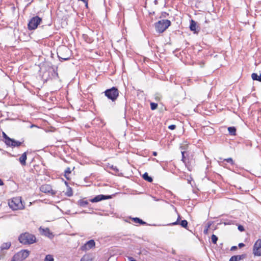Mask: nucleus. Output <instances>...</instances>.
Returning a JSON list of instances; mask_svg holds the SVG:
<instances>
[{
  "label": "nucleus",
  "instance_id": "f257e3e1",
  "mask_svg": "<svg viewBox=\"0 0 261 261\" xmlns=\"http://www.w3.org/2000/svg\"><path fill=\"white\" fill-rule=\"evenodd\" d=\"M19 242L24 245L32 244L36 242V237L29 232H25L21 234L18 238Z\"/></svg>",
  "mask_w": 261,
  "mask_h": 261
},
{
  "label": "nucleus",
  "instance_id": "f03ea898",
  "mask_svg": "<svg viewBox=\"0 0 261 261\" xmlns=\"http://www.w3.org/2000/svg\"><path fill=\"white\" fill-rule=\"evenodd\" d=\"M57 55L61 61H67L70 58L71 51L67 47L62 46L58 49Z\"/></svg>",
  "mask_w": 261,
  "mask_h": 261
},
{
  "label": "nucleus",
  "instance_id": "7ed1b4c3",
  "mask_svg": "<svg viewBox=\"0 0 261 261\" xmlns=\"http://www.w3.org/2000/svg\"><path fill=\"white\" fill-rule=\"evenodd\" d=\"M171 24L170 20L167 19H163L159 20L155 23V28L156 31L159 33L164 32Z\"/></svg>",
  "mask_w": 261,
  "mask_h": 261
},
{
  "label": "nucleus",
  "instance_id": "20e7f679",
  "mask_svg": "<svg viewBox=\"0 0 261 261\" xmlns=\"http://www.w3.org/2000/svg\"><path fill=\"white\" fill-rule=\"evenodd\" d=\"M9 205L13 210H22L24 207L21 198L20 197L12 198V200L9 202Z\"/></svg>",
  "mask_w": 261,
  "mask_h": 261
},
{
  "label": "nucleus",
  "instance_id": "39448f33",
  "mask_svg": "<svg viewBox=\"0 0 261 261\" xmlns=\"http://www.w3.org/2000/svg\"><path fill=\"white\" fill-rule=\"evenodd\" d=\"M104 93L105 96L112 101H115L119 96V90L115 87L107 89Z\"/></svg>",
  "mask_w": 261,
  "mask_h": 261
},
{
  "label": "nucleus",
  "instance_id": "423d86ee",
  "mask_svg": "<svg viewBox=\"0 0 261 261\" xmlns=\"http://www.w3.org/2000/svg\"><path fill=\"white\" fill-rule=\"evenodd\" d=\"M41 21L42 19L38 16L32 17L28 23V29L29 30L36 29Z\"/></svg>",
  "mask_w": 261,
  "mask_h": 261
},
{
  "label": "nucleus",
  "instance_id": "0eeeda50",
  "mask_svg": "<svg viewBox=\"0 0 261 261\" xmlns=\"http://www.w3.org/2000/svg\"><path fill=\"white\" fill-rule=\"evenodd\" d=\"M253 254L254 256H261V239H258L253 246Z\"/></svg>",
  "mask_w": 261,
  "mask_h": 261
},
{
  "label": "nucleus",
  "instance_id": "6e6552de",
  "mask_svg": "<svg viewBox=\"0 0 261 261\" xmlns=\"http://www.w3.org/2000/svg\"><path fill=\"white\" fill-rule=\"evenodd\" d=\"M22 143L23 142L15 140L10 137L5 138V143L6 145L12 147H19Z\"/></svg>",
  "mask_w": 261,
  "mask_h": 261
},
{
  "label": "nucleus",
  "instance_id": "1a4fd4ad",
  "mask_svg": "<svg viewBox=\"0 0 261 261\" xmlns=\"http://www.w3.org/2000/svg\"><path fill=\"white\" fill-rule=\"evenodd\" d=\"M95 245V243L93 240H90L87 242L84 245L81 247V250L86 251L94 247Z\"/></svg>",
  "mask_w": 261,
  "mask_h": 261
},
{
  "label": "nucleus",
  "instance_id": "9d476101",
  "mask_svg": "<svg viewBox=\"0 0 261 261\" xmlns=\"http://www.w3.org/2000/svg\"><path fill=\"white\" fill-rule=\"evenodd\" d=\"M111 198V195H98L94 198L91 199L90 201L91 202H97L102 200L109 199Z\"/></svg>",
  "mask_w": 261,
  "mask_h": 261
},
{
  "label": "nucleus",
  "instance_id": "9b49d317",
  "mask_svg": "<svg viewBox=\"0 0 261 261\" xmlns=\"http://www.w3.org/2000/svg\"><path fill=\"white\" fill-rule=\"evenodd\" d=\"M180 219V216H178V218L176 220V221L173 222L172 223H170V225H180L182 227L186 228L188 226V222L186 220H184L181 221L180 222H179Z\"/></svg>",
  "mask_w": 261,
  "mask_h": 261
},
{
  "label": "nucleus",
  "instance_id": "f8f14e48",
  "mask_svg": "<svg viewBox=\"0 0 261 261\" xmlns=\"http://www.w3.org/2000/svg\"><path fill=\"white\" fill-rule=\"evenodd\" d=\"M40 191L45 193H53L52 188L49 185H43L40 187Z\"/></svg>",
  "mask_w": 261,
  "mask_h": 261
},
{
  "label": "nucleus",
  "instance_id": "ddd939ff",
  "mask_svg": "<svg viewBox=\"0 0 261 261\" xmlns=\"http://www.w3.org/2000/svg\"><path fill=\"white\" fill-rule=\"evenodd\" d=\"M40 231L42 234H44V236H47L48 237H50V236H53L52 233L50 231L49 229L48 228H41L40 227Z\"/></svg>",
  "mask_w": 261,
  "mask_h": 261
},
{
  "label": "nucleus",
  "instance_id": "4468645a",
  "mask_svg": "<svg viewBox=\"0 0 261 261\" xmlns=\"http://www.w3.org/2000/svg\"><path fill=\"white\" fill-rule=\"evenodd\" d=\"M22 260L25 259L30 254V252L27 250H21L18 253Z\"/></svg>",
  "mask_w": 261,
  "mask_h": 261
},
{
  "label": "nucleus",
  "instance_id": "2eb2a0df",
  "mask_svg": "<svg viewBox=\"0 0 261 261\" xmlns=\"http://www.w3.org/2000/svg\"><path fill=\"white\" fill-rule=\"evenodd\" d=\"M27 159V153L24 152L19 159V161L22 166L26 165V160Z\"/></svg>",
  "mask_w": 261,
  "mask_h": 261
},
{
  "label": "nucleus",
  "instance_id": "dca6fc26",
  "mask_svg": "<svg viewBox=\"0 0 261 261\" xmlns=\"http://www.w3.org/2000/svg\"><path fill=\"white\" fill-rule=\"evenodd\" d=\"M244 257V255H234L230 257L229 261H239Z\"/></svg>",
  "mask_w": 261,
  "mask_h": 261
},
{
  "label": "nucleus",
  "instance_id": "f3484780",
  "mask_svg": "<svg viewBox=\"0 0 261 261\" xmlns=\"http://www.w3.org/2000/svg\"><path fill=\"white\" fill-rule=\"evenodd\" d=\"M11 245V243L10 242L4 243L1 246V249L2 250L8 249Z\"/></svg>",
  "mask_w": 261,
  "mask_h": 261
},
{
  "label": "nucleus",
  "instance_id": "a211bd4d",
  "mask_svg": "<svg viewBox=\"0 0 261 261\" xmlns=\"http://www.w3.org/2000/svg\"><path fill=\"white\" fill-rule=\"evenodd\" d=\"M78 204L82 207H85L88 204V201L84 199H80L77 202Z\"/></svg>",
  "mask_w": 261,
  "mask_h": 261
},
{
  "label": "nucleus",
  "instance_id": "6ab92c4d",
  "mask_svg": "<svg viewBox=\"0 0 261 261\" xmlns=\"http://www.w3.org/2000/svg\"><path fill=\"white\" fill-rule=\"evenodd\" d=\"M80 261H92V257L90 254H86L82 257Z\"/></svg>",
  "mask_w": 261,
  "mask_h": 261
},
{
  "label": "nucleus",
  "instance_id": "aec40b11",
  "mask_svg": "<svg viewBox=\"0 0 261 261\" xmlns=\"http://www.w3.org/2000/svg\"><path fill=\"white\" fill-rule=\"evenodd\" d=\"M251 77L254 81H258L259 82H261V74L258 75L257 73H253L251 74Z\"/></svg>",
  "mask_w": 261,
  "mask_h": 261
},
{
  "label": "nucleus",
  "instance_id": "412c9836",
  "mask_svg": "<svg viewBox=\"0 0 261 261\" xmlns=\"http://www.w3.org/2000/svg\"><path fill=\"white\" fill-rule=\"evenodd\" d=\"M132 219L135 223H138L142 225H145L146 224L145 222L137 217L133 218Z\"/></svg>",
  "mask_w": 261,
  "mask_h": 261
},
{
  "label": "nucleus",
  "instance_id": "4be33fe9",
  "mask_svg": "<svg viewBox=\"0 0 261 261\" xmlns=\"http://www.w3.org/2000/svg\"><path fill=\"white\" fill-rule=\"evenodd\" d=\"M196 23L195 21L193 20H191L190 22V30L192 31H196Z\"/></svg>",
  "mask_w": 261,
  "mask_h": 261
},
{
  "label": "nucleus",
  "instance_id": "5701e85b",
  "mask_svg": "<svg viewBox=\"0 0 261 261\" xmlns=\"http://www.w3.org/2000/svg\"><path fill=\"white\" fill-rule=\"evenodd\" d=\"M143 178L145 180L148 181V182H152V178L151 177L149 176L147 172H145L143 175Z\"/></svg>",
  "mask_w": 261,
  "mask_h": 261
},
{
  "label": "nucleus",
  "instance_id": "b1692460",
  "mask_svg": "<svg viewBox=\"0 0 261 261\" xmlns=\"http://www.w3.org/2000/svg\"><path fill=\"white\" fill-rule=\"evenodd\" d=\"M23 260L21 259V257L19 255V254L17 253V254H15L11 261H22Z\"/></svg>",
  "mask_w": 261,
  "mask_h": 261
},
{
  "label": "nucleus",
  "instance_id": "393cba45",
  "mask_svg": "<svg viewBox=\"0 0 261 261\" xmlns=\"http://www.w3.org/2000/svg\"><path fill=\"white\" fill-rule=\"evenodd\" d=\"M71 170L70 168L67 167L66 170L64 171V176L67 179H69V178L68 177V175L71 173Z\"/></svg>",
  "mask_w": 261,
  "mask_h": 261
},
{
  "label": "nucleus",
  "instance_id": "a878e982",
  "mask_svg": "<svg viewBox=\"0 0 261 261\" xmlns=\"http://www.w3.org/2000/svg\"><path fill=\"white\" fill-rule=\"evenodd\" d=\"M228 130L229 132V133L231 135H235L236 132V128L232 126V127H229L228 128Z\"/></svg>",
  "mask_w": 261,
  "mask_h": 261
},
{
  "label": "nucleus",
  "instance_id": "bb28decb",
  "mask_svg": "<svg viewBox=\"0 0 261 261\" xmlns=\"http://www.w3.org/2000/svg\"><path fill=\"white\" fill-rule=\"evenodd\" d=\"M211 225H212V223L211 222H208L205 226V227L203 230V233L205 234H207L208 233V229L210 228Z\"/></svg>",
  "mask_w": 261,
  "mask_h": 261
},
{
  "label": "nucleus",
  "instance_id": "cd10ccee",
  "mask_svg": "<svg viewBox=\"0 0 261 261\" xmlns=\"http://www.w3.org/2000/svg\"><path fill=\"white\" fill-rule=\"evenodd\" d=\"M211 239L213 244H216L217 243V242L218 241V237L216 235L212 234L211 237Z\"/></svg>",
  "mask_w": 261,
  "mask_h": 261
},
{
  "label": "nucleus",
  "instance_id": "c85d7f7f",
  "mask_svg": "<svg viewBox=\"0 0 261 261\" xmlns=\"http://www.w3.org/2000/svg\"><path fill=\"white\" fill-rule=\"evenodd\" d=\"M45 261H54V259L52 255H47L45 257Z\"/></svg>",
  "mask_w": 261,
  "mask_h": 261
},
{
  "label": "nucleus",
  "instance_id": "c756f323",
  "mask_svg": "<svg viewBox=\"0 0 261 261\" xmlns=\"http://www.w3.org/2000/svg\"><path fill=\"white\" fill-rule=\"evenodd\" d=\"M158 107V104L154 102H151L150 103V108L152 110H155Z\"/></svg>",
  "mask_w": 261,
  "mask_h": 261
},
{
  "label": "nucleus",
  "instance_id": "7c9ffc66",
  "mask_svg": "<svg viewBox=\"0 0 261 261\" xmlns=\"http://www.w3.org/2000/svg\"><path fill=\"white\" fill-rule=\"evenodd\" d=\"M224 161H226V162L230 163L231 165L234 164L233 161L231 158L225 159H224Z\"/></svg>",
  "mask_w": 261,
  "mask_h": 261
},
{
  "label": "nucleus",
  "instance_id": "2f4dec72",
  "mask_svg": "<svg viewBox=\"0 0 261 261\" xmlns=\"http://www.w3.org/2000/svg\"><path fill=\"white\" fill-rule=\"evenodd\" d=\"M72 191L71 188H69L66 192V195L68 196H71L72 195Z\"/></svg>",
  "mask_w": 261,
  "mask_h": 261
},
{
  "label": "nucleus",
  "instance_id": "473e14b6",
  "mask_svg": "<svg viewBox=\"0 0 261 261\" xmlns=\"http://www.w3.org/2000/svg\"><path fill=\"white\" fill-rule=\"evenodd\" d=\"M161 98V96L159 93L154 94V99L156 101H160Z\"/></svg>",
  "mask_w": 261,
  "mask_h": 261
},
{
  "label": "nucleus",
  "instance_id": "72a5a7b5",
  "mask_svg": "<svg viewBox=\"0 0 261 261\" xmlns=\"http://www.w3.org/2000/svg\"><path fill=\"white\" fill-rule=\"evenodd\" d=\"M110 168L114 171H115L116 173H117L119 171V169L117 168V167L116 166H114L113 165H112Z\"/></svg>",
  "mask_w": 261,
  "mask_h": 261
},
{
  "label": "nucleus",
  "instance_id": "f704fd0d",
  "mask_svg": "<svg viewBox=\"0 0 261 261\" xmlns=\"http://www.w3.org/2000/svg\"><path fill=\"white\" fill-rule=\"evenodd\" d=\"M175 128H176V125L174 124H172L168 126V128L171 130H174L175 129Z\"/></svg>",
  "mask_w": 261,
  "mask_h": 261
},
{
  "label": "nucleus",
  "instance_id": "c9c22d12",
  "mask_svg": "<svg viewBox=\"0 0 261 261\" xmlns=\"http://www.w3.org/2000/svg\"><path fill=\"white\" fill-rule=\"evenodd\" d=\"M238 229L240 231H243L244 230V228L243 226H242V225H239Z\"/></svg>",
  "mask_w": 261,
  "mask_h": 261
},
{
  "label": "nucleus",
  "instance_id": "e433bc0d",
  "mask_svg": "<svg viewBox=\"0 0 261 261\" xmlns=\"http://www.w3.org/2000/svg\"><path fill=\"white\" fill-rule=\"evenodd\" d=\"M127 258L129 261H137L133 257L128 256Z\"/></svg>",
  "mask_w": 261,
  "mask_h": 261
},
{
  "label": "nucleus",
  "instance_id": "4c0bfd02",
  "mask_svg": "<svg viewBox=\"0 0 261 261\" xmlns=\"http://www.w3.org/2000/svg\"><path fill=\"white\" fill-rule=\"evenodd\" d=\"M238 246L240 248H242V247L245 246V244L244 243H240L239 244Z\"/></svg>",
  "mask_w": 261,
  "mask_h": 261
},
{
  "label": "nucleus",
  "instance_id": "58836bf2",
  "mask_svg": "<svg viewBox=\"0 0 261 261\" xmlns=\"http://www.w3.org/2000/svg\"><path fill=\"white\" fill-rule=\"evenodd\" d=\"M237 249V247L236 246H233L232 247H231V249H230V250L231 251H233V250H235Z\"/></svg>",
  "mask_w": 261,
  "mask_h": 261
},
{
  "label": "nucleus",
  "instance_id": "ea45409f",
  "mask_svg": "<svg viewBox=\"0 0 261 261\" xmlns=\"http://www.w3.org/2000/svg\"><path fill=\"white\" fill-rule=\"evenodd\" d=\"M4 185V182L3 181V180L0 179V186H3Z\"/></svg>",
  "mask_w": 261,
  "mask_h": 261
},
{
  "label": "nucleus",
  "instance_id": "a19ab883",
  "mask_svg": "<svg viewBox=\"0 0 261 261\" xmlns=\"http://www.w3.org/2000/svg\"><path fill=\"white\" fill-rule=\"evenodd\" d=\"M4 138L5 139V138L9 137L6 134L3 133Z\"/></svg>",
  "mask_w": 261,
  "mask_h": 261
},
{
  "label": "nucleus",
  "instance_id": "79ce46f5",
  "mask_svg": "<svg viewBox=\"0 0 261 261\" xmlns=\"http://www.w3.org/2000/svg\"><path fill=\"white\" fill-rule=\"evenodd\" d=\"M184 158H185L184 152H182V161H184Z\"/></svg>",
  "mask_w": 261,
  "mask_h": 261
},
{
  "label": "nucleus",
  "instance_id": "37998d69",
  "mask_svg": "<svg viewBox=\"0 0 261 261\" xmlns=\"http://www.w3.org/2000/svg\"><path fill=\"white\" fill-rule=\"evenodd\" d=\"M154 4H155V5H157V4H158V0H155V1H154Z\"/></svg>",
  "mask_w": 261,
  "mask_h": 261
},
{
  "label": "nucleus",
  "instance_id": "c03bdc74",
  "mask_svg": "<svg viewBox=\"0 0 261 261\" xmlns=\"http://www.w3.org/2000/svg\"><path fill=\"white\" fill-rule=\"evenodd\" d=\"M153 155L154 156H156L157 155V152L155 151L153 152Z\"/></svg>",
  "mask_w": 261,
  "mask_h": 261
},
{
  "label": "nucleus",
  "instance_id": "a18cd8bd",
  "mask_svg": "<svg viewBox=\"0 0 261 261\" xmlns=\"http://www.w3.org/2000/svg\"><path fill=\"white\" fill-rule=\"evenodd\" d=\"M224 224L226 225L230 224L231 223H227V222H224Z\"/></svg>",
  "mask_w": 261,
  "mask_h": 261
},
{
  "label": "nucleus",
  "instance_id": "49530a36",
  "mask_svg": "<svg viewBox=\"0 0 261 261\" xmlns=\"http://www.w3.org/2000/svg\"><path fill=\"white\" fill-rule=\"evenodd\" d=\"M260 114H261V110H260Z\"/></svg>",
  "mask_w": 261,
  "mask_h": 261
}]
</instances>
